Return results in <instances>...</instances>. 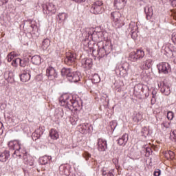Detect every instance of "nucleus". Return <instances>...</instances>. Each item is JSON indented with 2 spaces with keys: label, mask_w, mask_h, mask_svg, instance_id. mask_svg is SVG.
<instances>
[{
  "label": "nucleus",
  "mask_w": 176,
  "mask_h": 176,
  "mask_svg": "<svg viewBox=\"0 0 176 176\" xmlns=\"http://www.w3.org/2000/svg\"><path fill=\"white\" fill-rule=\"evenodd\" d=\"M61 75L62 76L67 77L69 82L76 83V82L80 80V78L79 77L80 73L73 72L72 69L69 68L63 67L61 70Z\"/></svg>",
  "instance_id": "1"
},
{
  "label": "nucleus",
  "mask_w": 176,
  "mask_h": 176,
  "mask_svg": "<svg viewBox=\"0 0 176 176\" xmlns=\"http://www.w3.org/2000/svg\"><path fill=\"white\" fill-rule=\"evenodd\" d=\"M8 146L11 151H14L12 154V157L16 159V157H21V153L24 150H21V143L19 140L10 141L8 143Z\"/></svg>",
  "instance_id": "2"
},
{
  "label": "nucleus",
  "mask_w": 176,
  "mask_h": 176,
  "mask_svg": "<svg viewBox=\"0 0 176 176\" xmlns=\"http://www.w3.org/2000/svg\"><path fill=\"white\" fill-rule=\"evenodd\" d=\"M59 101L61 107H65V108H68L69 109H72V107L75 108L76 104H78V102L69 99V96H68V94H64L60 96Z\"/></svg>",
  "instance_id": "3"
},
{
  "label": "nucleus",
  "mask_w": 176,
  "mask_h": 176,
  "mask_svg": "<svg viewBox=\"0 0 176 176\" xmlns=\"http://www.w3.org/2000/svg\"><path fill=\"white\" fill-rule=\"evenodd\" d=\"M111 19L113 20L116 28H121L124 25V21H123V17H122V14L119 11H114L111 13Z\"/></svg>",
  "instance_id": "4"
},
{
  "label": "nucleus",
  "mask_w": 176,
  "mask_h": 176,
  "mask_svg": "<svg viewBox=\"0 0 176 176\" xmlns=\"http://www.w3.org/2000/svg\"><path fill=\"white\" fill-rule=\"evenodd\" d=\"M102 1H96L94 2L91 7V13L94 14H101L102 13Z\"/></svg>",
  "instance_id": "5"
},
{
  "label": "nucleus",
  "mask_w": 176,
  "mask_h": 176,
  "mask_svg": "<svg viewBox=\"0 0 176 176\" xmlns=\"http://www.w3.org/2000/svg\"><path fill=\"white\" fill-rule=\"evenodd\" d=\"M145 52L142 50H138L136 52H133L130 54L129 58L131 61H137L140 58H144Z\"/></svg>",
  "instance_id": "6"
},
{
  "label": "nucleus",
  "mask_w": 176,
  "mask_h": 176,
  "mask_svg": "<svg viewBox=\"0 0 176 176\" xmlns=\"http://www.w3.org/2000/svg\"><path fill=\"white\" fill-rule=\"evenodd\" d=\"M3 77L10 85H13L16 80H14V73L12 70H6L3 73Z\"/></svg>",
  "instance_id": "7"
},
{
  "label": "nucleus",
  "mask_w": 176,
  "mask_h": 176,
  "mask_svg": "<svg viewBox=\"0 0 176 176\" xmlns=\"http://www.w3.org/2000/svg\"><path fill=\"white\" fill-rule=\"evenodd\" d=\"M77 129L81 134H87V133H91L93 126L88 123H84L78 125Z\"/></svg>",
  "instance_id": "8"
},
{
  "label": "nucleus",
  "mask_w": 176,
  "mask_h": 176,
  "mask_svg": "<svg viewBox=\"0 0 176 176\" xmlns=\"http://www.w3.org/2000/svg\"><path fill=\"white\" fill-rule=\"evenodd\" d=\"M160 74H168L170 72V65L168 63H160L157 65Z\"/></svg>",
  "instance_id": "9"
},
{
  "label": "nucleus",
  "mask_w": 176,
  "mask_h": 176,
  "mask_svg": "<svg viewBox=\"0 0 176 176\" xmlns=\"http://www.w3.org/2000/svg\"><path fill=\"white\" fill-rule=\"evenodd\" d=\"M23 157V162L25 164H28V166H34V158L31 157V155H28V153L23 150L21 153V157Z\"/></svg>",
  "instance_id": "10"
},
{
  "label": "nucleus",
  "mask_w": 176,
  "mask_h": 176,
  "mask_svg": "<svg viewBox=\"0 0 176 176\" xmlns=\"http://www.w3.org/2000/svg\"><path fill=\"white\" fill-rule=\"evenodd\" d=\"M46 75L48 78V79H50V80H53V79H56L57 76H58V74H57V72L56 71V69L53 67H49L46 69Z\"/></svg>",
  "instance_id": "11"
},
{
  "label": "nucleus",
  "mask_w": 176,
  "mask_h": 176,
  "mask_svg": "<svg viewBox=\"0 0 176 176\" xmlns=\"http://www.w3.org/2000/svg\"><path fill=\"white\" fill-rule=\"evenodd\" d=\"M76 60V54L69 52L66 54V58L65 59V63L67 65H72Z\"/></svg>",
  "instance_id": "12"
},
{
  "label": "nucleus",
  "mask_w": 176,
  "mask_h": 176,
  "mask_svg": "<svg viewBox=\"0 0 176 176\" xmlns=\"http://www.w3.org/2000/svg\"><path fill=\"white\" fill-rule=\"evenodd\" d=\"M98 149L100 152H104L107 151V140L102 138H99L97 142Z\"/></svg>",
  "instance_id": "13"
},
{
  "label": "nucleus",
  "mask_w": 176,
  "mask_h": 176,
  "mask_svg": "<svg viewBox=\"0 0 176 176\" xmlns=\"http://www.w3.org/2000/svg\"><path fill=\"white\" fill-rule=\"evenodd\" d=\"M158 86L160 89L161 92L164 94V96H170L171 91L170 90V87L168 85H165L164 82L161 84H158Z\"/></svg>",
  "instance_id": "14"
},
{
  "label": "nucleus",
  "mask_w": 176,
  "mask_h": 176,
  "mask_svg": "<svg viewBox=\"0 0 176 176\" xmlns=\"http://www.w3.org/2000/svg\"><path fill=\"white\" fill-rule=\"evenodd\" d=\"M81 65L82 68H87V69H90L93 65V60L90 58H83L81 60Z\"/></svg>",
  "instance_id": "15"
},
{
  "label": "nucleus",
  "mask_w": 176,
  "mask_h": 176,
  "mask_svg": "<svg viewBox=\"0 0 176 176\" xmlns=\"http://www.w3.org/2000/svg\"><path fill=\"white\" fill-rule=\"evenodd\" d=\"M47 11L46 14H54L56 12H57V10L56 9V6L53 3H50L47 6Z\"/></svg>",
  "instance_id": "16"
},
{
  "label": "nucleus",
  "mask_w": 176,
  "mask_h": 176,
  "mask_svg": "<svg viewBox=\"0 0 176 176\" xmlns=\"http://www.w3.org/2000/svg\"><path fill=\"white\" fill-rule=\"evenodd\" d=\"M126 6V0H115L114 1V6L118 10L120 9H123Z\"/></svg>",
  "instance_id": "17"
},
{
  "label": "nucleus",
  "mask_w": 176,
  "mask_h": 176,
  "mask_svg": "<svg viewBox=\"0 0 176 176\" xmlns=\"http://www.w3.org/2000/svg\"><path fill=\"white\" fill-rule=\"evenodd\" d=\"M52 162V156L44 155L39 158V163L43 165L50 164Z\"/></svg>",
  "instance_id": "18"
},
{
  "label": "nucleus",
  "mask_w": 176,
  "mask_h": 176,
  "mask_svg": "<svg viewBox=\"0 0 176 176\" xmlns=\"http://www.w3.org/2000/svg\"><path fill=\"white\" fill-rule=\"evenodd\" d=\"M43 135V131L41 128H39L32 134V140H34V141H36V140L39 139L40 137H42Z\"/></svg>",
  "instance_id": "19"
},
{
  "label": "nucleus",
  "mask_w": 176,
  "mask_h": 176,
  "mask_svg": "<svg viewBox=\"0 0 176 176\" xmlns=\"http://www.w3.org/2000/svg\"><path fill=\"white\" fill-rule=\"evenodd\" d=\"M43 135V131L41 128H39L32 134V140H34V141H36V140L39 139L40 137H42Z\"/></svg>",
  "instance_id": "20"
},
{
  "label": "nucleus",
  "mask_w": 176,
  "mask_h": 176,
  "mask_svg": "<svg viewBox=\"0 0 176 176\" xmlns=\"http://www.w3.org/2000/svg\"><path fill=\"white\" fill-rule=\"evenodd\" d=\"M129 141V135L126 133L124 134L121 138L118 140V144L120 146H124Z\"/></svg>",
  "instance_id": "21"
},
{
  "label": "nucleus",
  "mask_w": 176,
  "mask_h": 176,
  "mask_svg": "<svg viewBox=\"0 0 176 176\" xmlns=\"http://www.w3.org/2000/svg\"><path fill=\"white\" fill-rule=\"evenodd\" d=\"M144 12L146 16L147 20L151 19V17L153 16V9L151 6H147L144 8Z\"/></svg>",
  "instance_id": "22"
},
{
  "label": "nucleus",
  "mask_w": 176,
  "mask_h": 176,
  "mask_svg": "<svg viewBox=\"0 0 176 176\" xmlns=\"http://www.w3.org/2000/svg\"><path fill=\"white\" fill-rule=\"evenodd\" d=\"M9 157H10V154L9 153V151H5L0 154V162H2V163H5V162L8 161Z\"/></svg>",
  "instance_id": "23"
},
{
  "label": "nucleus",
  "mask_w": 176,
  "mask_h": 176,
  "mask_svg": "<svg viewBox=\"0 0 176 176\" xmlns=\"http://www.w3.org/2000/svg\"><path fill=\"white\" fill-rule=\"evenodd\" d=\"M20 79L21 82L25 83V82H28V80L31 79V75L28 72H23V73L20 76Z\"/></svg>",
  "instance_id": "24"
},
{
  "label": "nucleus",
  "mask_w": 176,
  "mask_h": 176,
  "mask_svg": "<svg viewBox=\"0 0 176 176\" xmlns=\"http://www.w3.org/2000/svg\"><path fill=\"white\" fill-rule=\"evenodd\" d=\"M138 30V27L137 26V23L135 22H131L129 23V28L127 29L128 32H137Z\"/></svg>",
  "instance_id": "25"
},
{
  "label": "nucleus",
  "mask_w": 176,
  "mask_h": 176,
  "mask_svg": "<svg viewBox=\"0 0 176 176\" xmlns=\"http://www.w3.org/2000/svg\"><path fill=\"white\" fill-rule=\"evenodd\" d=\"M41 58L39 55H34L32 57V63L34 65H39L41 63Z\"/></svg>",
  "instance_id": "26"
},
{
  "label": "nucleus",
  "mask_w": 176,
  "mask_h": 176,
  "mask_svg": "<svg viewBox=\"0 0 176 176\" xmlns=\"http://www.w3.org/2000/svg\"><path fill=\"white\" fill-rule=\"evenodd\" d=\"M55 116L57 119H61L64 116V110L63 108L56 109L55 110Z\"/></svg>",
  "instance_id": "27"
},
{
  "label": "nucleus",
  "mask_w": 176,
  "mask_h": 176,
  "mask_svg": "<svg viewBox=\"0 0 176 176\" xmlns=\"http://www.w3.org/2000/svg\"><path fill=\"white\" fill-rule=\"evenodd\" d=\"M50 137H51L52 140H58V132H57V131L55 129H51L50 132Z\"/></svg>",
  "instance_id": "28"
},
{
  "label": "nucleus",
  "mask_w": 176,
  "mask_h": 176,
  "mask_svg": "<svg viewBox=\"0 0 176 176\" xmlns=\"http://www.w3.org/2000/svg\"><path fill=\"white\" fill-rule=\"evenodd\" d=\"M19 54H16L14 52H12L7 56V60L8 63H10L11 61H13L16 57H18Z\"/></svg>",
  "instance_id": "29"
},
{
  "label": "nucleus",
  "mask_w": 176,
  "mask_h": 176,
  "mask_svg": "<svg viewBox=\"0 0 176 176\" xmlns=\"http://www.w3.org/2000/svg\"><path fill=\"white\" fill-rule=\"evenodd\" d=\"M152 67V59H148L144 61V65L141 67L142 69H149Z\"/></svg>",
  "instance_id": "30"
},
{
  "label": "nucleus",
  "mask_w": 176,
  "mask_h": 176,
  "mask_svg": "<svg viewBox=\"0 0 176 176\" xmlns=\"http://www.w3.org/2000/svg\"><path fill=\"white\" fill-rule=\"evenodd\" d=\"M49 46H50V40L48 38L44 39L41 45L43 50H47Z\"/></svg>",
  "instance_id": "31"
},
{
  "label": "nucleus",
  "mask_w": 176,
  "mask_h": 176,
  "mask_svg": "<svg viewBox=\"0 0 176 176\" xmlns=\"http://www.w3.org/2000/svg\"><path fill=\"white\" fill-rule=\"evenodd\" d=\"M102 36H104V33L102 32H96L94 34L93 39H94V41H98L102 39Z\"/></svg>",
  "instance_id": "32"
},
{
  "label": "nucleus",
  "mask_w": 176,
  "mask_h": 176,
  "mask_svg": "<svg viewBox=\"0 0 176 176\" xmlns=\"http://www.w3.org/2000/svg\"><path fill=\"white\" fill-rule=\"evenodd\" d=\"M134 122H138L140 120H142V114L141 113H136L133 118Z\"/></svg>",
  "instance_id": "33"
},
{
  "label": "nucleus",
  "mask_w": 176,
  "mask_h": 176,
  "mask_svg": "<svg viewBox=\"0 0 176 176\" xmlns=\"http://www.w3.org/2000/svg\"><path fill=\"white\" fill-rule=\"evenodd\" d=\"M91 80H92V82L94 83H99L101 79L100 78V76H98V74H95L93 75Z\"/></svg>",
  "instance_id": "34"
},
{
  "label": "nucleus",
  "mask_w": 176,
  "mask_h": 176,
  "mask_svg": "<svg viewBox=\"0 0 176 176\" xmlns=\"http://www.w3.org/2000/svg\"><path fill=\"white\" fill-rule=\"evenodd\" d=\"M115 170H109L107 173V170H105V168H103L102 170V175L103 176H115L113 175V171H114Z\"/></svg>",
  "instance_id": "35"
},
{
  "label": "nucleus",
  "mask_w": 176,
  "mask_h": 176,
  "mask_svg": "<svg viewBox=\"0 0 176 176\" xmlns=\"http://www.w3.org/2000/svg\"><path fill=\"white\" fill-rule=\"evenodd\" d=\"M87 32H88V36H91V38H94V34L96 33V29L94 28H89L87 30Z\"/></svg>",
  "instance_id": "36"
},
{
  "label": "nucleus",
  "mask_w": 176,
  "mask_h": 176,
  "mask_svg": "<svg viewBox=\"0 0 176 176\" xmlns=\"http://www.w3.org/2000/svg\"><path fill=\"white\" fill-rule=\"evenodd\" d=\"M170 123L171 122L170 121H164L162 124H161V126H162V129H169L170 126Z\"/></svg>",
  "instance_id": "37"
},
{
  "label": "nucleus",
  "mask_w": 176,
  "mask_h": 176,
  "mask_svg": "<svg viewBox=\"0 0 176 176\" xmlns=\"http://www.w3.org/2000/svg\"><path fill=\"white\" fill-rule=\"evenodd\" d=\"M20 64V58H15L12 62V67H17Z\"/></svg>",
  "instance_id": "38"
},
{
  "label": "nucleus",
  "mask_w": 176,
  "mask_h": 176,
  "mask_svg": "<svg viewBox=\"0 0 176 176\" xmlns=\"http://www.w3.org/2000/svg\"><path fill=\"white\" fill-rule=\"evenodd\" d=\"M167 118L168 120H173V119H174V113H173V111H168L167 113Z\"/></svg>",
  "instance_id": "39"
},
{
  "label": "nucleus",
  "mask_w": 176,
  "mask_h": 176,
  "mask_svg": "<svg viewBox=\"0 0 176 176\" xmlns=\"http://www.w3.org/2000/svg\"><path fill=\"white\" fill-rule=\"evenodd\" d=\"M66 16H67V14H65V13H64V12L59 13L58 19H59V20H65Z\"/></svg>",
  "instance_id": "40"
},
{
  "label": "nucleus",
  "mask_w": 176,
  "mask_h": 176,
  "mask_svg": "<svg viewBox=\"0 0 176 176\" xmlns=\"http://www.w3.org/2000/svg\"><path fill=\"white\" fill-rule=\"evenodd\" d=\"M19 65L21 67H25V65H27V61L24 59H21L20 58V61H19Z\"/></svg>",
  "instance_id": "41"
},
{
  "label": "nucleus",
  "mask_w": 176,
  "mask_h": 176,
  "mask_svg": "<svg viewBox=\"0 0 176 176\" xmlns=\"http://www.w3.org/2000/svg\"><path fill=\"white\" fill-rule=\"evenodd\" d=\"M160 174H162L160 169H156L153 173L154 176H160Z\"/></svg>",
  "instance_id": "42"
},
{
  "label": "nucleus",
  "mask_w": 176,
  "mask_h": 176,
  "mask_svg": "<svg viewBox=\"0 0 176 176\" xmlns=\"http://www.w3.org/2000/svg\"><path fill=\"white\" fill-rule=\"evenodd\" d=\"M137 32H138V31L131 32V35L133 39H137V37L138 36V34H137Z\"/></svg>",
  "instance_id": "43"
},
{
  "label": "nucleus",
  "mask_w": 176,
  "mask_h": 176,
  "mask_svg": "<svg viewBox=\"0 0 176 176\" xmlns=\"http://www.w3.org/2000/svg\"><path fill=\"white\" fill-rule=\"evenodd\" d=\"M70 122L73 126H75V124H76V122H78V119L75 120L74 118H70Z\"/></svg>",
  "instance_id": "44"
},
{
  "label": "nucleus",
  "mask_w": 176,
  "mask_h": 176,
  "mask_svg": "<svg viewBox=\"0 0 176 176\" xmlns=\"http://www.w3.org/2000/svg\"><path fill=\"white\" fill-rule=\"evenodd\" d=\"M82 156L83 157H85V159H86V160H87V159H89V157H90V154L87 152H85L83 154H82Z\"/></svg>",
  "instance_id": "45"
},
{
  "label": "nucleus",
  "mask_w": 176,
  "mask_h": 176,
  "mask_svg": "<svg viewBox=\"0 0 176 176\" xmlns=\"http://www.w3.org/2000/svg\"><path fill=\"white\" fill-rule=\"evenodd\" d=\"M142 133L144 135H148L149 134V131H148V128L145 127L142 130Z\"/></svg>",
  "instance_id": "46"
},
{
  "label": "nucleus",
  "mask_w": 176,
  "mask_h": 176,
  "mask_svg": "<svg viewBox=\"0 0 176 176\" xmlns=\"http://www.w3.org/2000/svg\"><path fill=\"white\" fill-rule=\"evenodd\" d=\"M3 134V124L0 122V135Z\"/></svg>",
  "instance_id": "47"
},
{
  "label": "nucleus",
  "mask_w": 176,
  "mask_h": 176,
  "mask_svg": "<svg viewBox=\"0 0 176 176\" xmlns=\"http://www.w3.org/2000/svg\"><path fill=\"white\" fill-rule=\"evenodd\" d=\"M172 41L174 43H176V32L172 34Z\"/></svg>",
  "instance_id": "48"
},
{
  "label": "nucleus",
  "mask_w": 176,
  "mask_h": 176,
  "mask_svg": "<svg viewBox=\"0 0 176 176\" xmlns=\"http://www.w3.org/2000/svg\"><path fill=\"white\" fill-rule=\"evenodd\" d=\"M138 89H142V85H138L135 86V87H134L135 91H138Z\"/></svg>",
  "instance_id": "49"
},
{
  "label": "nucleus",
  "mask_w": 176,
  "mask_h": 176,
  "mask_svg": "<svg viewBox=\"0 0 176 176\" xmlns=\"http://www.w3.org/2000/svg\"><path fill=\"white\" fill-rule=\"evenodd\" d=\"M9 0H0V6L2 5H5V3H8Z\"/></svg>",
  "instance_id": "50"
},
{
  "label": "nucleus",
  "mask_w": 176,
  "mask_h": 176,
  "mask_svg": "<svg viewBox=\"0 0 176 176\" xmlns=\"http://www.w3.org/2000/svg\"><path fill=\"white\" fill-rule=\"evenodd\" d=\"M5 108H6V104H5L3 103H0V109L1 111H3V109H5Z\"/></svg>",
  "instance_id": "51"
},
{
  "label": "nucleus",
  "mask_w": 176,
  "mask_h": 176,
  "mask_svg": "<svg viewBox=\"0 0 176 176\" xmlns=\"http://www.w3.org/2000/svg\"><path fill=\"white\" fill-rule=\"evenodd\" d=\"M168 153L169 156L170 157V159H174V152L169 151Z\"/></svg>",
  "instance_id": "52"
},
{
  "label": "nucleus",
  "mask_w": 176,
  "mask_h": 176,
  "mask_svg": "<svg viewBox=\"0 0 176 176\" xmlns=\"http://www.w3.org/2000/svg\"><path fill=\"white\" fill-rule=\"evenodd\" d=\"M157 94V92L156 91V89H153V91H152L153 98H155L156 97Z\"/></svg>",
  "instance_id": "53"
},
{
  "label": "nucleus",
  "mask_w": 176,
  "mask_h": 176,
  "mask_svg": "<svg viewBox=\"0 0 176 176\" xmlns=\"http://www.w3.org/2000/svg\"><path fill=\"white\" fill-rule=\"evenodd\" d=\"M104 50H105V47H102V48H98V54H100V53H101V52H104Z\"/></svg>",
  "instance_id": "54"
},
{
  "label": "nucleus",
  "mask_w": 176,
  "mask_h": 176,
  "mask_svg": "<svg viewBox=\"0 0 176 176\" xmlns=\"http://www.w3.org/2000/svg\"><path fill=\"white\" fill-rule=\"evenodd\" d=\"M170 137H173V138H175L176 137V130H174L171 134H170Z\"/></svg>",
  "instance_id": "55"
},
{
  "label": "nucleus",
  "mask_w": 176,
  "mask_h": 176,
  "mask_svg": "<svg viewBox=\"0 0 176 176\" xmlns=\"http://www.w3.org/2000/svg\"><path fill=\"white\" fill-rule=\"evenodd\" d=\"M171 5L173 6V8H175L176 6V0H170Z\"/></svg>",
  "instance_id": "56"
},
{
  "label": "nucleus",
  "mask_w": 176,
  "mask_h": 176,
  "mask_svg": "<svg viewBox=\"0 0 176 176\" xmlns=\"http://www.w3.org/2000/svg\"><path fill=\"white\" fill-rule=\"evenodd\" d=\"M74 2H76L77 3H82V2H85L86 0H73Z\"/></svg>",
  "instance_id": "57"
},
{
  "label": "nucleus",
  "mask_w": 176,
  "mask_h": 176,
  "mask_svg": "<svg viewBox=\"0 0 176 176\" xmlns=\"http://www.w3.org/2000/svg\"><path fill=\"white\" fill-rule=\"evenodd\" d=\"M129 69H130V65H128V67L126 69H124L126 74H127V72H129Z\"/></svg>",
  "instance_id": "58"
},
{
  "label": "nucleus",
  "mask_w": 176,
  "mask_h": 176,
  "mask_svg": "<svg viewBox=\"0 0 176 176\" xmlns=\"http://www.w3.org/2000/svg\"><path fill=\"white\" fill-rule=\"evenodd\" d=\"M175 54H176L175 52H173V53H172V56H173V57H175V56H174Z\"/></svg>",
  "instance_id": "59"
},
{
  "label": "nucleus",
  "mask_w": 176,
  "mask_h": 176,
  "mask_svg": "<svg viewBox=\"0 0 176 176\" xmlns=\"http://www.w3.org/2000/svg\"><path fill=\"white\" fill-rule=\"evenodd\" d=\"M162 2L166 3L167 0H162Z\"/></svg>",
  "instance_id": "60"
},
{
  "label": "nucleus",
  "mask_w": 176,
  "mask_h": 176,
  "mask_svg": "<svg viewBox=\"0 0 176 176\" xmlns=\"http://www.w3.org/2000/svg\"><path fill=\"white\" fill-rule=\"evenodd\" d=\"M32 28H35V25H32Z\"/></svg>",
  "instance_id": "61"
},
{
  "label": "nucleus",
  "mask_w": 176,
  "mask_h": 176,
  "mask_svg": "<svg viewBox=\"0 0 176 176\" xmlns=\"http://www.w3.org/2000/svg\"><path fill=\"white\" fill-rule=\"evenodd\" d=\"M173 140H175V141L176 142V136L173 138Z\"/></svg>",
  "instance_id": "62"
},
{
  "label": "nucleus",
  "mask_w": 176,
  "mask_h": 176,
  "mask_svg": "<svg viewBox=\"0 0 176 176\" xmlns=\"http://www.w3.org/2000/svg\"><path fill=\"white\" fill-rule=\"evenodd\" d=\"M59 170H60V171H61V166L59 167Z\"/></svg>",
  "instance_id": "63"
},
{
  "label": "nucleus",
  "mask_w": 176,
  "mask_h": 176,
  "mask_svg": "<svg viewBox=\"0 0 176 176\" xmlns=\"http://www.w3.org/2000/svg\"><path fill=\"white\" fill-rule=\"evenodd\" d=\"M146 151H147V152H149V151H148V149H146Z\"/></svg>",
  "instance_id": "64"
}]
</instances>
